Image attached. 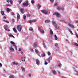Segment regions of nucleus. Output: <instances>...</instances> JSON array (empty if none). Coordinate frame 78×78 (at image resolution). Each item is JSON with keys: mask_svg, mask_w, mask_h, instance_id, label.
I'll return each instance as SVG.
<instances>
[{"mask_svg": "<svg viewBox=\"0 0 78 78\" xmlns=\"http://www.w3.org/2000/svg\"><path fill=\"white\" fill-rule=\"evenodd\" d=\"M36 64L37 65H39V61L38 59H37L36 60Z\"/></svg>", "mask_w": 78, "mask_h": 78, "instance_id": "9b49d317", "label": "nucleus"}, {"mask_svg": "<svg viewBox=\"0 0 78 78\" xmlns=\"http://www.w3.org/2000/svg\"><path fill=\"white\" fill-rule=\"evenodd\" d=\"M35 51L36 53H39V51H38V50L37 49H35Z\"/></svg>", "mask_w": 78, "mask_h": 78, "instance_id": "ea45409f", "label": "nucleus"}, {"mask_svg": "<svg viewBox=\"0 0 78 78\" xmlns=\"http://www.w3.org/2000/svg\"><path fill=\"white\" fill-rule=\"evenodd\" d=\"M52 72L54 74H56V72L55 70H53Z\"/></svg>", "mask_w": 78, "mask_h": 78, "instance_id": "412c9836", "label": "nucleus"}, {"mask_svg": "<svg viewBox=\"0 0 78 78\" xmlns=\"http://www.w3.org/2000/svg\"><path fill=\"white\" fill-rule=\"evenodd\" d=\"M69 32L70 33H71V34H72V35L73 34V33H72V31H71L70 29H69Z\"/></svg>", "mask_w": 78, "mask_h": 78, "instance_id": "b1692460", "label": "nucleus"}, {"mask_svg": "<svg viewBox=\"0 0 78 78\" xmlns=\"http://www.w3.org/2000/svg\"><path fill=\"white\" fill-rule=\"evenodd\" d=\"M37 6L39 8H41V5H39V4H38L37 5Z\"/></svg>", "mask_w": 78, "mask_h": 78, "instance_id": "c756f323", "label": "nucleus"}, {"mask_svg": "<svg viewBox=\"0 0 78 78\" xmlns=\"http://www.w3.org/2000/svg\"><path fill=\"white\" fill-rule=\"evenodd\" d=\"M10 11H11V9H10L9 8H7V12H9Z\"/></svg>", "mask_w": 78, "mask_h": 78, "instance_id": "a211bd4d", "label": "nucleus"}, {"mask_svg": "<svg viewBox=\"0 0 78 78\" xmlns=\"http://www.w3.org/2000/svg\"><path fill=\"white\" fill-rule=\"evenodd\" d=\"M21 69L23 72H25V68H23V67H21Z\"/></svg>", "mask_w": 78, "mask_h": 78, "instance_id": "2eb2a0df", "label": "nucleus"}, {"mask_svg": "<svg viewBox=\"0 0 78 78\" xmlns=\"http://www.w3.org/2000/svg\"><path fill=\"white\" fill-rule=\"evenodd\" d=\"M23 19H24V20H25V19H26V16L25 15H24L23 17Z\"/></svg>", "mask_w": 78, "mask_h": 78, "instance_id": "393cba45", "label": "nucleus"}, {"mask_svg": "<svg viewBox=\"0 0 78 78\" xmlns=\"http://www.w3.org/2000/svg\"><path fill=\"white\" fill-rule=\"evenodd\" d=\"M22 2V0H19V3L20 4V3H21V2Z\"/></svg>", "mask_w": 78, "mask_h": 78, "instance_id": "c9c22d12", "label": "nucleus"}, {"mask_svg": "<svg viewBox=\"0 0 78 78\" xmlns=\"http://www.w3.org/2000/svg\"><path fill=\"white\" fill-rule=\"evenodd\" d=\"M27 17H30V16H31V15H30V14H28L27 15Z\"/></svg>", "mask_w": 78, "mask_h": 78, "instance_id": "f704fd0d", "label": "nucleus"}, {"mask_svg": "<svg viewBox=\"0 0 78 78\" xmlns=\"http://www.w3.org/2000/svg\"><path fill=\"white\" fill-rule=\"evenodd\" d=\"M36 20H32V22H36Z\"/></svg>", "mask_w": 78, "mask_h": 78, "instance_id": "58836bf2", "label": "nucleus"}, {"mask_svg": "<svg viewBox=\"0 0 78 78\" xmlns=\"http://www.w3.org/2000/svg\"><path fill=\"white\" fill-rule=\"evenodd\" d=\"M22 51V49H21V48H19V51Z\"/></svg>", "mask_w": 78, "mask_h": 78, "instance_id": "79ce46f5", "label": "nucleus"}, {"mask_svg": "<svg viewBox=\"0 0 78 78\" xmlns=\"http://www.w3.org/2000/svg\"><path fill=\"white\" fill-rule=\"evenodd\" d=\"M43 41V45H44V47H45V48H46L47 47L46 46V45H45V42H44V41Z\"/></svg>", "mask_w": 78, "mask_h": 78, "instance_id": "dca6fc26", "label": "nucleus"}, {"mask_svg": "<svg viewBox=\"0 0 78 78\" xmlns=\"http://www.w3.org/2000/svg\"><path fill=\"white\" fill-rule=\"evenodd\" d=\"M55 46H56V47H57V46H58V43H56V44H55Z\"/></svg>", "mask_w": 78, "mask_h": 78, "instance_id": "a18cd8bd", "label": "nucleus"}, {"mask_svg": "<svg viewBox=\"0 0 78 78\" xmlns=\"http://www.w3.org/2000/svg\"><path fill=\"white\" fill-rule=\"evenodd\" d=\"M10 3H11V4L12 3V1H10Z\"/></svg>", "mask_w": 78, "mask_h": 78, "instance_id": "774afa93", "label": "nucleus"}, {"mask_svg": "<svg viewBox=\"0 0 78 78\" xmlns=\"http://www.w3.org/2000/svg\"><path fill=\"white\" fill-rule=\"evenodd\" d=\"M17 64H18V63H15L14 65H17Z\"/></svg>", "mask_w": 78, "mask_h": 78, "instance_id": "e2e57ef3", "label": "nucleus"}, {"mask_svg": "<svg viewBox=\"0 0 78 78\" xmlns=\"http://www.w3.org/2000/svg\"><path fill=\"white\" fill-rule=\"evenodd\" d=\"M55 40H57V39H58V38L57 37H55Z\"/></svg>", "mask_w": 78, "mask_h": 78, "instance_id": "6e6d98bb", "label": "nucleus"}, {"mask_svg": "<svg viewBox=\"0 0 78 78\" xmlns=\"http://www.w3.org/2000/svg\"><path fill=\"white\" fill-rule=\"evenodd\" d=\"M40 32H41L42 33H44V31L42 30H40Z\"/></svg>", "mask_w": 78, "mask_h": 78, "instance_id": "bb28decb", "label": "nucleus"}, {"mask_svg": "<svg viewBox=\"0 0 78 78\" xmlns=\"http://www.w3.org/2000/svg\"><path fill=\"white\" fill-rule=\"evenodd\" d=\"M43 13H44V14H47L48 13V11L46 10H42L41 11Z\"/></svg>", "mask_w": 78, "mask_h": 78, "instance_id": "7ed1b4c3", "label": "nucleus"}, {"mask_svg": "<svg viewBox=\"0 0 78 78\" xmlns=\"http://www.w3.org/2000/svg\"><path fill=\"white\" fill-rule=\"evenodd\" d=\"M9 37H13L14 39L15 38V37H14V36L12 35L11 34H9Z\"/></svg>", "mask_w": 78, "mask_h": 78, "instance_id": "9d476101", "label": "nucleus"}, {"mask_svg": "<svg viewBox=\"0 0 78 78\" xmlns=\"http://www.w3.org/2000/svg\"><path fill=\"white\" fill-rule=\"evenodd\" d=\"M57 12H55L53 14V16H56V15H57Z\"/></svg>", "mask_w": 78, "mask_h": 78, "instance_id": "cd10ccee", "label": "nucleus"}, {"mask_svg": "<svg viewBox=\"0 0 78 78\" xmlns=\"http://www.w3.org/2000/svg\"><path fill=\"white\" fill-rule=\"evenodd\" d=\"M55 6H58V4L57 3H55Z\"/></svg>", "mask_w": 78, "mask_h": 78, "instance_id": "3c124183", "label": "nucleus"}, {"mask_svg": "<svg viewBox=\"0 0 78 78\" xmlns=\"http://www.w3.org/2000/svg\"><path fill=\"white\" fill-rule=\"evenodd\" d=\"M50 1L51 2V3H53V2H54V0H50Z\"/></svg>", "mask_w": 78, "mask_h": 78, "instance_id": "37998d69", "label": "nucleus"}, {"mask_svg": "<svg viewBox=\"0 0 78 78\" xmlns=\"http://www.w3.org/2000/svg\"><path fill=\"white\" fill-rule=\"evenodd\" d=\"M12 22H14V19H12Z\"/></svg>", "mask_w": 78, "mask_h": 78, "instance_id": "0e129e2a", "label": "nucleus"}, {"mask_svg": "<svg viewBox=\"0 0 78 78\" xmlns=\"http://www.w3.org/2000/svg\"><path fill=\"white\" fill-rule=\"evenodd\" d=\"M6 2H7L8 3H9V2H10V1L9 0H6Z\"/></svg>", "mask_w": 78, "mask_h": 78, "instance_id": "49530a36", "label": "nucleus"}, {"mask_svg": "<svg viewBox=\"0 0 78 78\" xmlns=\"http://www.w3.org/2000/svg\"><path fill=\"white\" fill-rule=\"evenodd\" d=\"M50 33L51 34H53V32L52 30H50Z\"/></svg>", "mask_w": 78, "mask_h": 78, "instance_id": "5701e85b", "label": "nucleus"}, {"mask_svg": "<svg viewBox=\"0 0 78 78\" xmlns=\"http://www.w3.org/2000/svg\"><path fill=\"white\" fill-rule=\"evenodd\" d=\"M48 64V63L47 62H44V64L45 65H47V64Z\"/></svg>", "mask_w": 78, "mask_h": 78, "instance_id": "c03bdc74", "label": "nucleus"}, {"mask_svg": "<svg viewBox=\"0 0 78 78\" xmlns=\"http://www.w3.org/2000/svg\"><path fill=\"white\" fill-rule=\"evenodd\" d=\"M24 11V8H21L20 9V11L21 14H23V11Z\"/></svg>", "mask_w": 78, "mask_h": 78, "instance_id": "39448f33", "label": "nucleus"}, {"mask_svg": "<svg viewBox=\"0 0 78 78\" xmlns=\"http://www.w3.org/2000/svg\"><path fill=\"white\" fill-rule=\"evenodd\" d=\"M57 8L58 10H61V8L59 6H57Z\"/></svg>", "mask_w": 78, "mask_h": 78, "instance_id": "6ab92c4d", "label": "nucleus"}, {"mask_svg": "<svg viewBox=\"0 0 78 78\" xmlns=\"http://www.w3.org/2000/svg\"><path fill=\"white\" fill-rule=\"evenodd\" d=\"M4 22H6L7 23H9V21H8V20H4Z\"/></svg>", "mask_w": 78, "mask_h": 78, "instance_id": "7c9ffc66", "label": "nucleus"}, {"mask_svg": "<svg viewBox=\"0 0 78 78\" xmlns=\"http://www.w3.org/2000/svg\"><path fill=\"white\" fill-rule=\"evenodd\" d=\"M68 25L70 26V27H72V28H73L74 27V26L73 25H72L70 24H68Z\"/></svg>", "mask_w": 78, "mask_h": 78, "instance_id": "4be33fe9", "label": "nucleus"}, {"mask_svg": "<svg viewBox=\"0 0 78 78\" xmlns=\"http://www.w3.org/2000/svg\"><path fill=\"white\" fill-rule=\"evenodd\" d=\"M61 16V14L57 12L56 15L57 17H59Z\"/></svg>", "mask_w": 78, "mask_h": 78, "instance_id": "1a4fd4ad", "label": "nucleus"}, {"mask_svg": "<svg viewBox=\"0 0 78 78\" xmlns=\"http://www.w3.org/2000/svg\"><path fill=\"white\" fill-rule=\"evenodd\" d=\"M22 26L20 25H18L17 26V29L20 32H21V31H22Z\"/></svg>", "mask_w": 78, "mask_h": 78, "instance_id": "f257e3e1", "label": "nucleus"}, {"mask_svg": "<svg viewBox=\"0 0 78 78\" xmlns=\"http://www.w3.org/2000/svg\"><path fill=\"white\" fill-rule=\"evenodd\" d=\"M52 23L53 25H54V26H55V27H56V26H57V24H56V23L55 22L52 21Z\"/></svg>", "mask_w": 78, "mask_h": 78, "instance_id": "6e6552de", "label": "nucleus"}, {"mask_svg": "<svg viewBox=\"0 0 78 78\" xmlns=\"http://www.w3.org/2000/svg\"><path fill=\"white\" fill-rule=\"evenodd\" d=\"M2 63H0V67H2Z\"/></svg>", "mask_w": 78, "mask_h": 78, "instance_id": "864d4df0", "label": "nucleus"}, {"mask_svg": "<svg viewBox=\"0 0 78 78\" xmlns=\"http://www.w3.org/2000/svg\"><path fill=\"white\" fill-rule=\"evenodd\" d=\"M6 6H9V4H7L6 5Z\"/></svg>", "mask_w": 78, "mask_h": 78, "instance_id": "4d7b16f0", "label": "nucleus"}, {"mask_svg": "<svg viewBox=\"0 0 78 78\" xmlns=\"http://www.w3.org/2000/svg\"><path fill=\"white\" fill-rule=\"evenodd\" d=\"M29 30H30V31H33V29L32 27H30Z\"/></svg>", "mask_w": 78, "mask_h": 78, "instance_id": "473e14b6", "label": "nucleus"}, {"mask_svg": "<svg viewBox=\"0 0 78 78\" xmlns=\"http://www.w3.org/2000/svg\"><path fill=\"white\" fill-rule=\"evenodd\" d=\"M62 66V64H59L58 65V66L59 67H61V66Z\"/></svg>", "mask_w": 78, "mask_h": 78, "instance_id": "e433bc0d", "label": "nucleus"}, {"mask_svg": "<svg viewBox=\"0 0 78 78\" xmlns=\"http://www.w3.org/2000/svg\"><path fill=\"white\" fill-rule=\"evenodd\" d=\"M15 63H16V62H13V65H15Z\"/></svg>", "mask_w": 78, "mask_h": 78, "instance_id": "603ef678", "label": "nucleus"}, {"mask_svg": "<svg viewBox=\"0 0 78 78\" xmlns=\"http://www.w3.org/2000/svg\"><path fill=\"white\" fill-rule=\"evenodd\" d=\"M58 73H59V74H60V71L58 70Z\"/></svg>", "mask_w": 78, "mask_h": 78, "instance_id": "bf43d9fd", "label": "nucleus"}, {"mask_svg": "<svg viewBox=\"0 0 78 78\" xmlns=\"http://www.w3.org/2000/svg\"><path fill=\"white\" fill-rule=\"evenodd\" d=\"M38 45V44H37V42H35L34 44H33L34 47H37V46Z\"/></svg>", "mask_w": 78, "mask_h": 78, "instance_id": "423d86ee", "label": "nucleus"}, {"mask_svg": "<svg viewBox=\"0 0 78 78\" xmlns=\"http://www.w3.org/2000/svg\"><path fill=\"white\" fill-rule=\"evenodd\" d=\"M13 31L15 32V33H17V30H16V28L15 27L13 28Z\"/></svg>", "mask_w": 78, "mask_h": 78, "instance_id": "4468645a", "label": "nucleus"}, {"mask_svg": "<svg viewBox=\"0 0 78 78\" xmlns=\"http://www.w3.org/2000/svg\"><path fill=\"white\" fill-rule=\"evenodd\" d=\"M76 37L77 38H78V34H77L76 33Z\"/></svg>", "mask_w": 78, "mask_h": 78, "instance_id": "09e8293b", "label": "nucleus"}, {"mask_svg": "<svg viewBox=\"0 0 78 78\" xmlns=\"http://www.w3.org/2000/svg\"><path fill=\"white\" fill-rule=\"evenodd\" d=\"M11 14L12 15H14L15 14L13 12H12L11 13Z\"/></svg>", "mask_w": 78, "mask_h": 78, "instance_id": "5fc2aeb1", "label": "nucleus"}, {"mask_svg": "<svg viewBox=\"0 0 78 78\" xmlns=\"http://www.w3.org/2000/svg\"><path fill=\"white\" fill-rule=\"evenodd\" d=\"M23 5L24 6V7H25V6H28V5H29L28 2L27 1L25 3H23Z\"/></svg>", "mask_w": 78, "mask_h": 78, "instance_id": "20e7f679", "label": "nucleus"}, {"mask_svg": "<svg viewBox=\"0 0 78 78\" xmlns=\"http://www.w3.org/2000/svg\"><path fill=\"white\" fill-rule=\"evenodd\" d=\"M48 62H50V58H48Z\"/></svg>", "mask_w": 78, "mask_h": 78, "instance_id": "4c0bfd02", "label": "nucleus"}, {"mask_svg": "<svg viewBox=\"0 0 78 78\" xmlns=\"http://www.w3.org/2000/svg\"><path fill=\"white\" fill-rule=\"evenodd\" d=\"M9 78H14V76L13 75H11L9 76Z\"/></svg>", "mask_w": 78, "mask_h": 78, "instance_id": "a878e982", "label": "nucleus"}, {"mask_svg": "<svg viewBox=\"0 0 78 78\" xmlns=\"http://www.w3.org/2000/svg\"><path fill=\"white\" fill-rule=\"evenodd\" d=\"M29 23H32L31 20H29Z\"/></svg>", "mask_w": 78, "mask_h": 78, "instance_id": "de8ad7c7", "label": "nucleus"}, {"mask_svg": "<svg viewBox=\"0 0 78 78\" xmlns=\"http://www.w3.org/2000/svg\"><path fill=\"white\" fill-rule=\"evenodd\" d=\"M21 60L22 61L24 62L25 61V57H22L21 58Z\"/></svg>", "mask_w": 78, "mask_h": 78, "instance_id": "ddd939ff", "label": "nucleus"}, {"mask_svg": "<svg viewBox=\"0 0 78 78\" xmlns=\"http://www.w3.org/2000/svg\"><path fill=\"white\" fill-rule=\"evenodd\" d=\"M7 26H4V28L5 30H7Z\"/></svg>", "mask_w": 78, "mask_h": 78, "instance_id": "72a5a7b5", "label": "nucleus"}, {"mask_svg": "<svg viewBox=\"0 0 78 78\" xmlns=\"http://www.w3.org/2000/svg\"><path fill=\"white\" fill-rule=\"evenodd\" d=\"M1 12L3 16H5V12H4V11H1Z\"/></svg>", "mask_w": 78, "mask_h": 78, "instance_id": "aec40b11", "label": "nucleus"}, {"mask_svg": "<svg viewBox=\"0 0 78 78\" xmlns=\"http://www.w3.org/2000/svg\"><path fill=\"white\" fill-rule=\"evenodd\" d=\"M31 51H34L33 50V49H31L30 50Z\"/></svg>", "mask_w": 78, "mask_h": 78, "instance_id": "680f3d73", "label": "nucleus"}, {"mask_svg": "<svg viewBox=\"0 0 78 78\" xmlns=\"http://www.w3.org/2000/svg\"><path fill=\"white\" fill-rule=\"evenodd\" d=\"M48 56H50V55H51V53L49 51H48Z\"/></svg>", "mask_w": 78, "mask_h": 78, "instance_id": "c85d7f7f", "label": "nucleus"}, {"mask_svg": "<svg viewBox=\"0 0 78 78\" xmlns=\"http://www.w3.org/2000/svg\"><path fill=\"white\" fill-rule=\"evenodd\" d=\"M3 18H4V19H6V16H4L3 17Z\"/></svg>", "mask_w": 78, "mask_h": 78, "instance_id": "13d9d810", "label": "nucleus"}, {"mask_svg": "<svg viewBox=\"0 0 78 78\" xmlns=\"http://www.w3.org/2000/svg\"><path fill=\"white\" fill-rule=\"evenodd\" d=\"M10 43L11 44H12V45H13V46H14L15 47V48L16 50V51H17V46L16 44H15V43H14V42L12 41H11Z\"/></svg>", "mask_w": 78, "mask_h": 78, "instance_id": "f03ea898", "label": "nucleus"}, {"mask_svg": "<svg viewBox=\"0 0 78 78\" xmlns=\"http://www.w3.org/2000/svg\"><path fill=\"white\" fill-rule=\"evenodd\" d=\"M43 56H45V53H43L42 55Z\"/></svg>", "mask_w": 78, "mask_h": 78, "instance_id": "8fccbe9b", "label": "nucleus"}, {"mask_svg": "<svg viewBox=\"0 0 78 78\" xmlns=\"http://www.w3.org/2000/svg\"><path fill=\"white\" fill-rule=\"evenodd\" d=\"M57 36H56V35H55L54 36V37H56Z\"/></svg>", "mask_w": 78, "mask_h": 78, "instance_id": "338daca9", "label": "nucleus"}, {"mask_svg": "<svg viewBox=\"0 0 78 78\" xmlns=\"http://www.w3.org/2000/svg\"><path fill=\"white\" fill-rule=\"evenodd\" d=\"M9 48L10 50H11L12 51H14V48H12L11 47H9Z\"/></svg>", "mask_w": 78, "mask_h": 78, "instance_id": "f8f14e48", "label": "nucleus"}, {"mask_svg": "<svg viewBox=\"0 0 78 78\" xmlns=\"http://www.w3.org/2000/svg\"><path fill=\"white\" fill-rule=\"evenodd\" d=\"M38 29L39 31H40L41 30V27H38Z\"/></svg>", "mask_w": 78, "mask_h": 78, "instance_id": "a19ab883", "label": "nucleus"}, {"mask_svg": "<svg viewBox=\"0 0 78 78\" xmlns=\"http://www.w3.org/2000/svg\"><path fill=\"white\" fill-rule=\"evenodd\" d=\"M56 28V29H58V28H59V27H57V26H56V27H55Z\"/></svg>", "mask_w": 78, "mask_h": 78, "instance_id": "052dcab7", "label": "nucleus"}, {"mask_svg": "<svg viewBox=\"0 0 78 78\" xmlns=\"http://www.w3.org/2000/svg\"><path fill=\"white\" fill-rule=\"evenodd\" d=\"M45 23H49V22H50V20H47L45 21Z\"/></svg>", "mask_w": 78, "mask_h": 78, "instance_id": "f3484780", "label": "nucleus"}, {"mask_svg": "<svg viewBox=\"0 0 78 78\" xmlns=\"http://www.w3.org/2000/svg\"><path fill=\"white\" fill-rule=\"evenodd\" d=\"M31 3L32 4H33L34 3V0H32L31 1Z\"/></svg>", "mask_w": 78, "mask_h": 78, "instance_id": "2f4dec72", "label": "nucleus"}, {"mask_svg": "<svg viewBox=\"0 0 78 78\" xmlns=\"http://www.w3.org/2000/svg\"><path fill=\"white\" fill-rule=\"evenodd\" d=\"M21 54H23V52L21 51Z\"/></svg>", "mask_w": 78, "mask_h": 78, "instance_id": "69168bd1", "label": "nucleus"}, {"mask_svg": "<svg viewBox=\"0 0 78 78\" xmlns=\"http://www.w3.org/2000/svg\"><path fill=\"white\" fill-rule=\"evenodd\" d=\"M20 15L19 13H17V20H19V19H20Z\"/></svg>", "mask_w": 78, "mask_h": 78, "instance_id": "0eeeda50", "label": "nucleus"}]
</instances>
